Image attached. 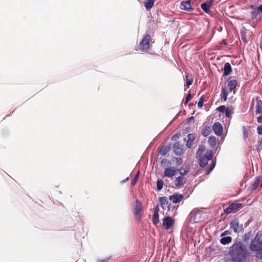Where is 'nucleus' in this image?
<instances>
[{
    "mask_svg": "<svg viewBox=\"0 0 262 262\" xmlns=\"http://www.w3.org/2000/svg\"><path fill=\"white\" fill-rule=\"evenodd\" d=\"M230 256L233 261L242 262L245 259L247 252L244 249L241 243L234 244L231 248Z\"/></svg>",
    "mask_w": 262,
    "mask_h": 262,
    "instance_id": "nucleus-1",
    "label": "nucleus"
},
{
    "mask_svg": "<svg viewBox=\"0 0 262 262\" xmlns=\"http://www.w3.org/2000/svg\"><path fill=\"white\" fill-rule=\"evenodd\" d=\"M252 251L256 252V257L259 259H262V233H258L253 239L249 246Z\"/></svg>",
    "mask_w": 262,
    "mask_h": 262,
    "instance_id": "nucleus-2",
    "label": "nucleus"
},
{
    "mask_svg": "<svg viewBox=\"0 0 262 262\" xmlns=\"http://www.w3.org/2000/svg\"><path fill=\"white\" fill-rule=\"evenodd\" d=\"M212 151L211 150H208L205 155L201 157L199 159V165L201 167H205L208 164L209 160H211V164L209 167H207L206 174H209L214 168L215 165V162L212 160Z\"/></svg>",
    "mask_w": 262,
    "mask_h": 262,
    "instance_id": "nucleus-3",
    "label": "nucleus"
},
{
    "mask_svg": "<svg viewBox=\"0 0 262 262\" xmlns=\"http://www.w3.org/2000/svg\"><path fill=\"white\" fill-rule=\"evenodd\" d=\"M134 215L136 221H140L143 214V209L141 202L137 200L134 208Z\"/></svg>",
    "mask_w": 262,
    "mask_h": 262,
    "instance_id": "nucleus-4",
    "label": "nucleus"
},
{
    "mask_svg": "<svg viewBox=\"0 0 262 262\" xmlns=\"http://www.w3.org/2000/svg\"><path fill=\"white\" fill-rule=\"evenodd\" d=\"M151 37L149 34H146L144 36L139 43L140 50L141 51H147L150 47V41Z\"/></svg>",
    "mask_w": 262,
    "mask_h": 262,
    "instance_id": "nucleus-5",
    "label": "nucleus"
},
{
    "mask_svg": "<svg viewBox=\"0 0 262 262\" xmlns=\"http://www.w3.org/2000/svg\"><path fill=\"white\" fill-rule=\"evenodd\" d=\"M243 206L241 203H232L230 205L224 210V212L226 214H229L232 212H236L239 208H242Z\"/></svg>",
    "mask_w": 262,
    "mask_h": 262,
    "instance_id": "nucleus-6",
    "label": "nucleus"
},
{
    "mask_svg": "<svg viewBox=\"0 0 262 262\" xmlns=\"http://www.w3.org/2000/svg\"><path fill=\"white\" fill-rule=\"evenodd\" d=\"M174 220L170 216H166L163 218L162 226L164 229L166 230L169 229L172 226L174 225Z\"/></svg>",
    "mask_w": 262,
    "mask_h": 262,
    "instance_id": "nucleus-7",
    "label": "nucleus"
},
{
    "mask_svg": "<svg viewBox=\"0 0 262 262\" xmlns=\"http://www.w3.org/2000/svg\"><path fill=\"white\" fill-rule=\"evenodd\" d=\"M178 171H180L179 169H177L174 167H169L165 169L163 174L165 177L171 178L175 176Z\"/></svg>",
    "mask_w": 262,
    "mask_h": 262,
    "instance_id": "nucleus-8",
    "label": "nucleus"
},
{
    "mask_svg": "<svg viewBox=\"0 0 262 262\" xmlns=\"http://www.w3.org/2000/svg\"><path fill=\"white\" fill-rule=\"evenodd\" d=\"M230 225L231 228L236 233H238L243 230V225L242 224L240 225L238 220L236 219L233 220L230 223Z\"/></svg>",
    "mask_w": 262,
    "mask_h": 262,
    "instance_id": "nucleus-9",
    "label": "nucleus"
},
{
    "mask_svg": "<svg viewBox=\"0 0 262 262\" xmlns=\"http://www.w3.org/2000/svg\"><path fill=\"white\" fill-rule=\"evenodd\" d=\"M212 128L213 130L214 134L217 136H221L223 134V126L220 122L214 123Z\"/></svg>",
    "mask_w": 262,
    "mask_h": 262,
    "instance_id": "nucleus-10",
    "label": "nucleus"
},
{
    "mask_svg": "<svg viewBox=\"0 0 262 262\" xmlns=\"http://www.w3.org/2000/svg\"><path fill=\"white\" fill-rule=\"evenodd\" d=\"M183 195L179 193H174L169 197L170 201L174 204L179 203L183 200Z\"/></svg>",
    "mask_w": 262,
    "mask_h": 262,
    "instance_id": "nucleus-11",
    "label": "nucleus"
},
{
    "mask_svg": "<svg viewBox=\"0 0 262 262\" xmlns=\"http://www.w3.org/2000/svg\"><path fill=\"white\" fill-rule=\"evenodd\" d=\"M202 213L199 210H192L190 213L191 220L195 223L199 222L201 218Z\"/></svg>",
    "mask_w": 262,
    "mask_h": 262,
    "instance_id": "nucleus-12",
    "label": "nucleus"
},
{
    "mask_svg": "<svg viewBox=\"0 0 262 262\" xmlns=\"http://www.w3.org/2000/svg\"><path fill=\"white\" fill-rule=\"evenodd\" d=\"M187 179L184 176H179L174 180V185L176 188L183 186L186 183Z\"/></svg>",
    "mask_w": 262,
    "mask_h": 262,
    "instance_id": "nucleus-13",
    "label": "nucleus"
},
{
    "mask_svg": "<svg viewBox=\"0 0 262 262\" xmlns=\"http://www.w3.org/2000/svg\"><path fill=\"white\" fill-rule=\"evenodd\" d=\"M190 2V0L182 1L181 3L180 8L182 10H186L187 11H191L193 9L191 7Z\"/></svg>",
    "mask_w": 262,
    "mask_h": 262,
    "instance_id": "nucleus-14",
    "label": "nucleus"
},
{
    "mask_svg": "<svg viewBox=\"0 0 262 262\" xmlns=\"http://www.w3.org/2000/svg\"><path fill=\"white\" fill-rule=\"evenodd\" d=\"M173 152L176 155H181L183 154V148L179 142H176L173 146Z\"/></svg>",
    "mask_w": 262,
    "mask_h": 262,
    "instance_id": "nucleus-15",
    "label": "nucleus"
},
{
    "mask_svg": "<svg viewBox=\"0 0 262 262\" xmlns=\"http://www.w3.org/2000/svg\"><path fill=\"white\" fill-rule=\"evenodd\" d=\"M237 85V81L236 80H228L227 81V87L230 92L234 90Z\"/></svg>",
    "mask_w": 262,
    "mask_h": 262,
    "instance_id": "nucleus-16",
    "label": "nucleus"
},
{
    "mask_svg": "<svg viewBox=\"0 0 262 262\" xmlns=\"http://www.w3.org/2000/svg\"><path fill=\"white\" fill-rule=\"evenodd\" d=\"M241 38L242 40L245 42L247 43L248 40L247 38V34H249V35H250L251 32L246 29L245 28H243L241 30Z\"/></svg>",
    "mask_w": 262,
    "mask_h": 262,
    "instance_id": "nucleus-17",
    "label": "nucleus"
},
{
    "mask_svg": "<svg viewBox=\"0 0 262 262\" xmlns=\"http://www.w3.org/2000/svg\"><path fill=\"white\" fill-rule=\"evenodd\" d=\"M224 73L223 76H227L231 74L232 71L231 66L229 62H226L224 64L223 69Z\"/></svg>",
    "mask_w": 262,
    "mask_h": 262,
    "instance_id": "nucleus-18",
    "label": "nucleus"
},
{
    "mask_svg": "<svg viewBox=\"0 0 262 262\" xmlns=\"http://www.w3.org/2000/svg\"><path fill=\"white\" fill-rule=\"evenodd\" d=\"M212 1H206L201 5V7L202 10L205 12H208L212 5Z\"/></svg>",
    "mask_w": 262,
    "mask_h": 262,
    "instance_id": "nucleus-19",
    "label": "nucleus"
},
{
    "mask_svg": "<svg viewBox=\"0 0 262 262\" xmlns=\"http://www.w3.org/2000/svg\"><path fill=\"white\" fill-rule=\"evenodd\" d=\"M185 80L186 85L188 88H189L190 85H191L193 81V76L192 74L189 73L185 74Z\"/></svg>",
    "mask_w": 262,
    "mask_h": 262,
    "instance_id": "nucleus-20",
    "label": "nucleus"
},
{
    "mask_svg": "<svg viewBox=\"0 0 262 262\" xmlns=\"http://www.w3.org/2000/svg\"><path fill=\"white\" fill-rule=\"evenodd\" d=\"M256 106L255 113L256 114H262V101L259 99L258 97L256 99Z\"/></svg>",
    "mask_w": 262,
    "mask_h": 262,
    "instance_id": "nucleus-21",
    "label": "nucleus"
},
{
    "mask_svg": "<svg viewBox=\"0 0 262 262\" xmlns=\"http://www.w3.org/2000/svg\"><path fill=\"white\" fill-rule=\"evenodd\" d=\"M188 140L186 143V146L190 148L192 145V142L194 140L195 138V134H189L187 136Z\"/></svg>",
    "mask_w": 262,
    "mask_h": 262,
    "instance_id": "nucleus-22",
    "label": "nucleus"
},
{
    "mask_svg": "<svg viewBox=\"0 0 262 262\" xmlns=\"http://www.w3.org/2000/svg\"><path fill=\"white\" fill-rule=\"evenodd\" d=\"M228 96V92L227 91L226 87L223 88L221 92V101L225 102L227 101V97Z\"/></svg>",
    "mask_w": 262,
    "mask_h": 262,
    "instance_id": "nucleus-23",
    "label": "nucleus"
},
{
    "mask_svg": "<svg viewBox=\"0 0 262 262\" xmlns=\"http://www.w3.org/2000/svg\"><path fill=\"white\" fill-rule=\"evenodd\" d=\"M159 201L160 206L164 209L168 204V200L166 196L160 197Z\"/></svg>",
    "mask_w": 262,
    "mask_h": 262,
    "instance_id": "nucleus-24",
    "label": "nucleus"
},
{
    "mask_svg": "<svg viewBox=\"0 0 262 262\" xmlns=\"http://www.w3.org/2000/svg\"><path fill=\"white\" fill-rule=\"evenodd\" d=\"M208 143L212 148H214L216 144V137L214 136H210L208 139Z\"/></svg>",
    "mask_w": 262,
    "mask_h": 262,
    "instance_id": "nucleus-25",
    "label": "nucleus"
},
{
    "mask_svg": "<svg viewBox=\"0 0 262 262\" xmlns=\"http://www.w3.org/2000/svg\"><path fill=\"white\" fill-rule=\"evenodd\" d=\"M155 0H146L144 2V6L147 10H150L154 4Z\"/></svg>",
    "mask_w": 262,
    "mask_h": 262,
    "instance_id": "nucleus-26",
    "label": "nucleus"
},
{
    "mask_svg": "<svg viewBox=\"0 0 262 262\" xmlns=\"http://www.w3.org/2000/svg\"><path fill=\"white\" fill-rule=\"evenodd\" d=\"M260 178L259 177H256V179L253 182V183L251 186V189L252 190H255L258 186L259 182H260Z\"/></svg>",
    "mask_w": 262,
    "mask_h": 262,
    "instance_id": "nucleus-27",
    "label": "nucleus"
},
{
    "mask_svg": "<svg viewBox=\"0 0 262 262\" xmlns=\"http://www.w3.org/2000/svg\"><path fill=\"white\" fill-rule=\"evenodd\" d=\"M212 128L210 126H205L202 132V135L204 137L208 136L212 132Z\"/></svg>",
    "mask_w": 262,
    "mask_h": 262,
    "instance_id": "nucleus-28",
    "label": "nucleus"
},
{
    "mask_svg": "<svg viewBox=\"0 0 262 262\" xmlns=\"http://www.w3.org/2000/svg\"><path fill=\"white\" fill-rule=\"evenodd\" d=\"M232 241V238L230 236H226L220 239V242L222 244L226 245L230 243Z\"/></svg>",
    "mask_w": 262,
    "mask_h": 262,
    "instance_id": "nucleus-29",
    "label": "nucleus"
},
{
    "mask_svg": "<svg viewBox=\"0 0 262 262\" xmlns=\"http://www.w3.org/2000/svg\"><path fill=\"white\" fill-rule=\"evenodd\" d=\"M259 14V12L258 11V9H256V8H255L253 11L251 12V17L252 19H255L257 16H258Z\"/></svg>",
    "mask_w": 262,
    "mask_h": 262,
    "instance_id": "nucleus-30",
    "label": "nucleus"
},
{
    "mask_svg": "<svg viewBox=\"0 0 262 262\" xmlns=\"http://www.w3.org/2000/svg\"><path fill=\"white\" fill-rule=\"evenodd\" d=\"M159 214H154L153 217H152V223L155 226H157L158 224H159Z\"/></svg>",
    "mask_w": 262,
    "mask_h": 262,
    "instance_id": "nucleus-31",
    "label": "nucleus"
},
{
    "mask_svg": "<svg viewBox=\"0 0 262 262\" xmlns=\"http://www.w3.org/2000/svg\"><path fill=\"white\" fill-rule=\"evenodd\" d=\"M163 186V181L162 180H159L157 182V189L158 191L161 190Z\"/></svg>",
    "mask_w": 262,
    "mask_h": 262,
    "instance_id": "nucleus-32",
    "label": "nucleus"
},
{
    "mask_svg": "<svg viewBox=\"0 0 262 262\" xmlns=\"http://www.w3.org/2000/svg\"><path fill=\"white\" fill-rule=\"evenodd\" d=\"M204 101H205L204 96H202L200 97V98L199 99V101L198 102V107H199L200 108L202 107L203 105V103L204 102Z\"/></svg>",
    "mask_w": 262,
    "mask_h": 262,
    "instance_id": "nucleus-33",
    "label": "nucleus"
},
{
    "mask_svg": "<svg viewBox=\"0 0 262 262\" xmlns=\"http://www.w3.org/2000/svg\"><path fill=\"white\" fill-rule=\"evenodd\" d=\"M243 137L245 140L248 137V130L245 126L243 127Z\"/></svg>",
    "mask_w": 262,
    "mask_h": 262,
    "instance_id": "nucleus-34",
    "label": "nucleus"
},
{
    "mask_svg": "<svg viewBox=\"0 0 262 262\" xmlns=\"http://www.w3.org/2000/svg\"><path fill=\"white\" fill-rule=\"evenodd\" d=\"M225 115L226 117L228 118H231V115L233 113L231 109L227 107V109L225 111Z\"/></svg>",
    "mask_w": 262,
    "mask_h": 262,
    "instance_id": "nucleus-35",
    "label": "nucleus"
},
{
    "mask_svg": "<svg viewBox=\"0 0 262 262\" xmlns=\"http://www.w3.org/2000/svg\"><path fill=\"white\" fill-rule=\"evenodd\" d=\"M139 171L138 172V173L135 176V177L133 179V180L132 181V182H131V184L132 185H135L136 183H137V181L139 178Z\"/></svg>",
    "mask_w": 262,
    "mask_h": 262,
    "instance_id": "nucleus-36",
    "label": "nucleus"
},
{
    "mask_svg": "<svg viewBox=\"0 0 262 262\" xmlns=\"http://www.w3.org/2000/svg\"><path fill=\"white\" fill-rule=\"evenodd\" d=\"M227 107L225 105H221L216 108V110L221 113H225V110L227 109Z\"/></svg>",
    "mask_w": 262,
    "mask_h": 262,
    "instance_id": "nucleus-37",
    "label": "nucleus"
},
{
    "mask_svg": "<svg viewBox=\"0 0 262 262\" xmlns=\"http://www.w3.org/2000/svg\"><path fill=\"white\" fill-rule=\"evenodd\" d=\"M159 205H157L155 207L154 214H159Z\"/></svg>",
    "mask_w": 262,
    "mask_h": 262,
    "instance_id": "nucleus-38",
    "label": "nucleus"
},
{
    "mask_svg": "<svg viewBox=\"0 0 262 262\" xmlns=\"http://www.w3.org/2000/svg\"><path fill=\"white\" fill-rule=\"evenodd\" d=\"M257 129L258 134L259 135H262V125L259 126Z\"/></svg>",
    "mask_w": 262,
    "mask_h": 262,
    "instance_id": "nucleus-39",
    "label": "nucleus"
},
{
    "mask_svg": "<svg viewBox=\"0 0 262 262\" xmlns=\"http://www.w3.org/2000/svg\"><path fill=\"white\" fill-rule=\"evenodd\" d=\"M108 260H109V258L106 257V258H105L103 259H98L97 260V262H107L108 261Z\"/></svg>",
    "mask_w": 262,
    "mask_h": 262,
    "instance_id": "nucleus-40",
    "label": "nucleus"
},
{
    "mask_svg": "<svg viewBox=\"0 0 262 262\" xmlns=\"http://www.w3.org/2000/svg\"><path fill=\"white\" fill-rule=\"evenodd\" d=\"M230 234V231L229 230H226L221 234V236L227 235Z\"/></svg>",
    "mask_w": 262,
    "mask_h": 262,
    "instance_id": "nucleus-41",
    "label": "nucleus"
},
{
    "mask_svg": "<svg viewBox=\"0 0 262 262\" xmlns=\"http://www.w3.org/2000/svg\"><path fill=\"white\" fill-rule=\"evenodd\" d=\"M192 95L189 93L187 96H186V99L187 100H188L189 101H190V100L192 99Z\"/></svg>",
    "mask_w": 262,
    "mask_h": 262,
    "instance_id": "nucleus-42",
    "label": "nucleus"
},
{
    "mask_svg": "<svg viewBox=\"0 0 262 262\" xmlns=\"http://www.w3.org/2000/svg\"><path fill=\"white\" fill-rule=\"evenodd\" d=\"M180 172V176H184L185 177V175H186L187 173V171H186V170H184V172H182L181 171V170L180 169V171H179Z\"/></svg>",
    "mask_w": 262,
    "mask_h": 262,
    "instance_id": "nucleus-43",
    "label": "nucleus"
},
{
    "mask_svg": "<svg viewBox=\"0 0 262 262\" xmlns=\"http://www.w3.org/2000/svg\"><path fill=\"white\" fill-rule=\"evenodd\" d=\"M257 121L259 123H262V114H261V115L257 118Z\"/></svg>",
    "mask_w": 262,
    "mask_h": 262,
    "instance_id": "nucleus-44",
    "label": "nucleus"
},
{
    "mask_svg": "<svg viewBox=\"0 0 262 262\" xmlns=\"http://www.w3.org/2000/svg\"><path fill=\"white\" fill-rule=\"evenodd\" d=\"M204 150V148H200L198 150V152H197V155H199L200 154H201L203 151Z\"/></svg>",
    "mask_w": 262,
    "mask_h": 262,
    "instance_id": "nucleus-45",
    "label": "nucleus"
},
{
    "mask_svg": "<svg viewBox=\"0 0 262 262\" xmlns=\"http://www.w3.org/2000/svg\"><path fill=\"white\" fill-rule=\"evenodd\" d=\"M194 117L191 116V117H189V118H188L187 119V122H190L191 121L194 120Z\"/></svg>",
    "mask_w": 262,
    "mask_h": 262,
    "instance_id": "nucleus-46",
    "label": "nucleus"
},
{
    "mask_svg": "<svg viewBox=\"0 0 262 262\" xmlns=\"http://www.w3.org/2000/svg\"><path fill=\"white\" fill-rule=\"evenodd\" d=\"M257 9H258V12H262V5L259 6L258 7H256Z\"/></svg>",
    "mask_w": 262,
    "mask_h": 262,
    "instance_id": "nucleus-47",
    "label": "nucleus"
},
{
    "mask_svg": "<svg viewBox=\"0 0 262 262\" xmlns=\"http://www.w3.org/2000/svg\"><path fill=\"white\" fill-rule=\"evenodd\" d=\"M178 136H177V135H175L174 136H173L172 137L171 139H172V140H176V139L177 138H178Z\"/></svg>",
    "mask_w": 262,
    "mask_h": 262,
    "instance_id": "nucleus-48",
    "label": "nucleus"
},
{
    "mask_svg": "<svg viewBox=\"0 0 262 262\" xmlns=\"http://www.w3.org/2000/svg\"><path fill=\"white\" fill-rule=\"evenodd\" d=\"M189 101L188 100H187L186 99H185V101L184 102V104L185 105H186L189 102Z\"/></svg>",
    "mask_w": 262,
    "mask_h": 262,
    "instance_id": "nucleus-49",
    "label": "nucleus"
},
{
    "mask_svg": "<svg viewBox=\"0 0 262 262\" xmlns=\"http://www.w3.org/2000/svg\"><path fill=\"white\" fill-rule=\"evenodd\" d=\"M167 160L166 159H163V160H162V163H164V162H167Z\"/></svg>",
    "mask_w": 262,
    "mask_h": 262,
    "instance_id": "nucleus-50",
    "label": "nucleus"
},
{
    "mask_svg": "<svg viewBox=\"0 0 262 262\" xmlns=\"http://www.w3.org/2000/svg\"><path fill=\"white\" fill-rule=\"evenodd\" d=\"M248 224H249V223H248V222H247V223H246V226H248Z\"/></svg>",
    "mask_w": 262,
    "mask_h": 262,
    "instance_id": "nucleus-51",
    "label": "nucleus"
},
{
    "mask_svg": "<svg viewBox=\"0 0 262 262\" xmlns=\"http://www.w3.org/2000/svg\"><path fill=\"white\" fill-rule=\"evenodd\" d=\"M253 7H254V6L252 5L251 6V8H253Z\"/></svg>",
    "mask_w": 262,
    "mask_h": 262,
    "instance_id": "nucleus-52",
    "label": "nucleus"
},
{
    "mask_svg": "<svg viewBox=\"0 0 262 262\" xmlns=\"http://www.w3.org/2000/svg\"><path fill=\"white\" fill-rule=\"evenodd\" d=\"M261 187L262 188V183H261Z\"/></svg>",
    "mask_w": 262,
    "mask_h": 262,
    "instance_id": "nucleus-53",
    "label": "nucleus"
}]
</instances>
